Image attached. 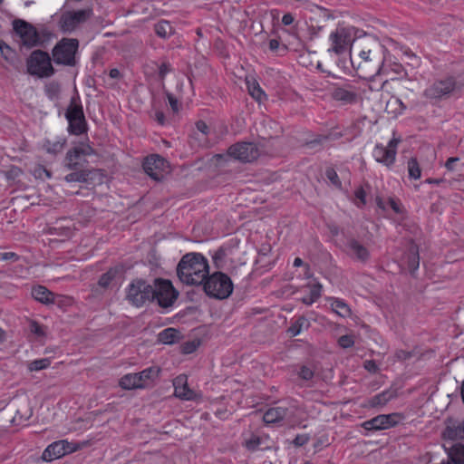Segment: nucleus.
<instances>
[{
	"mask_svg": "<svg viewBox=\"0 0 464 464\" xmlns=\"http://www.w3.org/2000/svg\"><path fill=\"white\" fill-rule=\"evenodd\" d=\"M259 151L252 142H237L227 150V156L243 162H251L257 159Z\"/></svg>",
	"mask_w": 464,
	"mask_h": 464,
	"instance_id": "4468645a",
	"label": "nucleus"
},
{
	"mask_svg": "<svg viewBox=\"0 0 464 464\" xmlns=\"http://www.w3.org/2000/svg\"><path fill=\"white\" fill-rule=\"evenodd\" d=\"M196 128L198 131H200L201 133L207 135L208 133V124L203 121H198L196 122Z\"/></svg>",
	"mask_w": 464,
	"mask_h": 464,
	"instance_id": "0e129e2a",
	"label": "nucleus"
},
{
	"mask_svg": "<svg viewBox=\"0 0 464 464\" xmlns=\"http://www.w3.org/2000/svg\"><path fill=\"white\" fill-rule=\"evenodd\" d=\"M356 28L352 25L338 24L335 30L332 31L328 37V53L337 56H349L352 58Z\"/></svg>",
	"mask_w": 464,
	"mask_h": 464,
	"instance_id": "f03ea898",
	"label": "nucleus"
},
{
	"mask_svg": "<svg viewBox=\"0 0 464 464\" xmlns=\"http://www.w3.org/2000/svg\"><path fill=\"white\" fill-rule=\"evenodd\" d=\"M376 204L379 208L385 210L387 206L390 207L396 214L403 212V208L399 199L389 198L387 202H384L381 198L376 199Z\"/></svg>",
	"mask_w": 464,
	"mask_h": 464,
	"instance_id": "c9c22d12",
	"label": "nucleus"
},
{
	"mask_svg": "<svg viewBox=\"0 0 464 464\" xmlns=\"http://www.w3.org/2000/svg\"><path fill=\"white\" fill-rule=\"evenodd\" d=\"M93 153V149L86 143H81L68 150L66 154V166L70 169L78 170L87 162L86 157Z\"/></svg>",
	"mask_w": 464,
	"mask_h": 464,
	"instance_id": "ddd939ff",
	"label": "nucleus"
},
{
	"mask_svg": "<svg viewBox=\"0 0 464 464\" xmlns=\"http://www.w3.org/2000/svg\"><path fill=\"white\" fill-rule=\"evenodd\" d=\"M354 197L357 199L355 205L358 208H362L366 204V192L362 187H359L355 189Z\"/></svg>",
	"mask_w": 464,
	"mask_h": 464,
	"instance_id": "de8ad7c7",
	"label": "nucleus"
},
{
	"mask_svg": "<svg viewBox=\"0 0 464 464\" xmlns=\"http://www.w3.org/2000/svg\"><path fill=\"white\" fill-rule=\"evenodd\" d=\"M79 42L73 38H63L54 46L53 58H75Z\"/></svg>",
	"mask_w": 464,
	"mask_h": 464,
	"instance_id": "f3484780",
	"label": "nucleus"
},
{
	"mask_svg": "<svg viewBox=\"0 0 464 464\" xmlns=\"http://www.w3.org/2000/svg\"><path fill=\"white\" fill-rule=\"evenodd\" d=\"M208 273V261L200 253L184 255L177 267L179 280L188 285H201Z\"/></svg>",
	"mask_w": 464,
	"mask_h": 464,
	"instance_id": "f257e3e1",
	"label": "nucleus"
},
{
	"mask_svg": "<svg viewBox=\"0 0 464 464\" xmlns=\"http://www.w3.org/2000/svg\"><path fill=\"white\" fill-rule=\"evenodd\" d=\"M262 439L257 435H252L245 441V447L250 451H256L261 449Z\"/></svg>",
	"mask_w": 464,
	"mask_h": 464,
	"instance_id": "37998d69",
	"label": "nucleus"
},
{
	"mask_svg": "<svg viewBox=\"0 0 464 464\" xmlns=\"http://www.w3.org/2000/svg\"><path fill=\"white\" fill-rule=\"evenodd\" d=\"M66 143L67 139L65 137H55L53 140H45L43 144V148L47 153L51 155H57L63 150Z\"/></svg>",
	"mask_w": 464,
	"mask_h": 464,
	"instance_id": "4be33fe9",
	"label": "nucleus"
},
{
	"mask_svg": "<svg viewBox=\"0 0 464 464\" xmlns=\"http://www.w3.org/2000/svg\"><path fill=\"white\" fill-rule=\"evenodd\" d=\"M407 265L411 272H414L419 268L420 266V256H419V249L418 246L413 245L410 247V251L408 254Z\"/></svg>",
	"mask_w": 464,
	"mask_h": 464,
	"instance_id": "4c0bfd02",
	"label": "nucleus"
},
{
	"mask_svg": "<svg viewBox=\"0 0 464 464\" xmlns=\"http://www.w3.org/2000/svg\"><path fill=\"white\" fill-rule=\"evenodd\" d=\"M44 92L51 101L58 100L60 97L61 86L57 82H50L45 85Z\"/></svg>",
	"mask_w": 464,
	"mask_h": 464,
	"instance_id": "ea45409f",
	"label": "nucleus"
},
{
	"mask_svg": "<svg viewBox=\"0 0 464 464\" xmlns=\"http://www.w3.org/2000/svg\"><path fill=\"white\" fill-rule=\"evenodd\" d=\"M167 98L173 112H178L179 110L178 99L171 93H167Z\"/></svg>",
	"mask_w": 464,
	"mask_h": 464,
	"instance_id": "680f3d73",
	"label": "nucleus"
},
{
	"mask_svg": "<svg viewBox=\"0 0 464 464\" xmlns=\"http://www.w3.org/2000/svg\"><path fill=\"white\" fill-rule=\"evenodd\" d=\"M331 308L334 313L343 318L349 317L351 315V309L349 305L342 299L336 297H329Z\"/></svg>",
	"mask_w": 464,
	"mask_h": 464,
	"instance_id": "a878e982",
	"label": "nucleus"
},
{
	"mask_svg": "<svg viewBox=\"0 0 464 464\" xmlns=\"http://www.w3.org/2000/svg\"><path fill=\"white\" fill-rule=\"evenodd\" d=\"M19 259V255L14 252H0V261L17 262Z\"/></svg>",
	"mask_w": 464,
	"mask_h": 464,
	"instance_id": "4d7b16f0",
	"label": "nucleus"
},
{
	"mask_svg": "<svg viewBox=\"0 0 464 464\" xmlns=\"http://www.w3.org/2000/svg\"><path fill=\"white\" fill-rule=\"evenodd\" d=\"M328 140V136L318 134L314 139L306 142L310 148H315L317 145H323Z\"/></svg>",
	"mask_w": 464,
	"mask_h": 464,
	"instance_id": "603ef678",
	"label": "nucleus"
},
{
	"mask_svg": "<svg viewBox=\"0 0 464 464\" xmlns=\"http://www.w3.org/2000/svg\"><path fill=\"white\" fill-rule=\"evenodd\" d=\"M460 89L454 77L434 82L424 91V96L430 101L449 98L456 90Z\"/></svg>",
	"mask_w": 464,
	"mask_h": 464,
	"instance_id": "423d86ee",
	"label": "nucleus"
},
{
	"mask_svg": "<svg viewBox=\"0 0 464 464\" xmlns=\"http://www.w3.org/2000/svg\"><path fill=\"white\" fill-rule=\"evenodd\" d=\"M33 175L35 179H51L52 174L51 171L48 170L43 165H37L33 169Z\"/></svg>",
	"mask_w": 464,
	"mask_h": 464,
	"instance_id": "a18cd8bd",
	"label": "nucleus"
},
{
	"mask_svg": "<svg viewBox=\"0 0 464 464\" xmlns=\"http://www.w3.org/2000/svg\"><path fill=\"white\" fill-rule=\"evenodd\" d=\"M179 332L174 328H167L161 331L158 335V340L164 344H172L178 342Z\"/></svg>",
	"mask_w": 464,
	"mask_h": 464,
	"instance_id": "473e14b6",
	"label": "nucleus"
},
{
	"mask_svg": "<svg viewBox=\"0 0 464 464\" xmlns=\"http://www.w3.org/2000/svg\"><path fill=\"white\" fill-rule=\"evenodd\" d=\"M119 384L124 390L141 388V382H140V379H138L137 373H128L123 375L120 379Z\"/></svg>",
	"mask_w": 464,
	"mask_h": 464,
	"instance_id": "c756f323",
	"label": "nucleus"
},
{
	"mask_svg": "<svg viewBox=\"0 0 464 464\" xmlns=\"http://www.w3.org/2000/svg\"><path fill=\"white\" fill-rule=\"evenodd\" d=\"M111 281V276L109 273L103 274L99 279V285L102 287H106Z\"/></svg>",
	"mask_w": 464,
	"mask_h": 464,
	"instance_id": "e2e57ef3",
	"label": "nucleus"
},
{
	"mask_svg": "<svg viewBox=\"0 0 464 464\" xmlns=\"http://www.w3.org/2000/svg\"><path fill=\"white\" fill-rule=\"evenodd\" d=\"M74 229V224L72 219L62 218L54 225L48 227V233L61 237L62 240H65L72 237Z\"/></svg>",
	"mask_w": 464,
	"mask_h": 464,
	"instance_id": "a211bd4d",
	"label": "nucleus"
},
{
	"mask_svg": "<svg viewBox=\"0 0 464 464\" xmlns=\"http://www.w3.org/2000/svg\"><path fill=\"white\" fill-rule=\"evenodd\" d=\"M362 427L369 431L382 430L383 428L381 414L372 418L371 420H365L362 422Z\"/></svg>",
	"mask_w": 464,
	"mask_h": 464,
	"instance_id": "a19ab883",
	"label": "nucleus"
},
{
	"mask_svg": "<svg viewBox=\"0 0 464 464\" xmlns=\"http://www.w3.org/2000/svg\"><path fill=\"white\" fill-rule=\"evenodd\" d=\"M246 85L248 91L249 95L255 99L256 102H261L264 100H266V94L260 87L259 82L253 75L246 76Z\"/></svg>",
	"mask_w": 464,
	"mask_h": 464,
	"instance_id": "aec40b11",
	"label": "nucleus"
},
{
	"mask_svg": "<svg viewBox=\"0 0 464 464\" xmlns=\"http://www.w3.org/2000/svg\"><path fill=\"white\" fill-rule=\"evenodd\" d=\"M155 34L163 39L169 38L174 34V28L169 21L160 20L154 26Z\"/></svg>",
	"mask_w": 464,
	"mask_h": 464,
	"instance_id": "72a5a7b5",
	"label": "nucleus"
},
{
	"mask_svg": "<svg viewBox=\"0 0 464 464\" xmlns=\"http://www.w3.org/2000/svg\"><path fill=\"white\" fill-rule=\"evenodd\" d=\"M293 266L295 267L304 268V277L309 278L312 276L310 266L304 263L300 257H295Z\"/></svg>",
	"mask_w": 464,
	"mask_h": 464,
	"instance_id": "09e8293b",
	"label": "nucleus"
},
{
	"mask_svg": "<svg viewBox=\"0 0 464 464\" xmlns=\"http://www.w3.org/2000/svg\"><path fill=\"white\" fill-rule=\"evenodd\" d=\"M348 247H349L351 256L355 257L357 260H359L361 262H366L369 259V257H370L369 250L356 239L349 240Z\"/></svg>",
	"mask_w": 464,
	"mask_h": 464,
	"instance_id": "5701e85b",
	"label": "nucleus"
},
{
	"mask_svg": "<svg viewBox=\"0 0 464 464\" xmlns=\"http://www.w3.org/2000/svg\"><path fill=\"white\" fill-rule=\"evenodd\" d=\"M269 49L272 51V52H278L280 54H282L280 52L281 51H285L286 50V46L282 44L281 42L278 40V39H271L269 41Z\"/></svg>",
	"mask_w": 464,
	"mask_h": 464,
	"instance_id": "5fc2aeb1",
	"label": "nucleus"
},
{
	"mask_svg": "<svg viewBox=\"0 0 464 464\" xmlns=\"http://www.w3.org/2000/svg\"><path fill=\"white\" fill-rule=\"evenodd\" d=\"M325 176L334 187H336L337 188H342V181L340 180L339 176L337 172L334 170V169H327L325 171Z\"/></svg>",
	"mask_w": 464,
	"mask_h": 464,
	"instance_id": "49530a36",
	"label": "nucleus"
},
{
	"mask_svg": "<svg viewBox=\"0 0 464 464\" xmlns=\"http://www.w3.org/2000/svg\"><path fill=\"white\" fill-rule=\"evenodd\" d=\"M142 168L145 173L155 180H161L169 172V162L160 155L152 154L145 158Z\"/></svg>",
	"mask_w": 464,
	"mask_h": 464,
	"instance_id": "f8f14e48",
	"label": "nucleus"
},
{
	"mask_svg": "<svg viewBox=\"0 0 464 464\" xmlns=\"http://www.w3.org/2000/svg\"><path fill=\"white\" fill-rule=\"evenodd\" d=\"M178 297L172 283L168 279H156L153 287V300H156L160 306L169 307L173 304Z\"/></svg>",
	"mask_w": 464,
	"mask_h": 464,
	"instance_id": "1a4fd4ad",
	"label": "nucleus"
},
{
	"mask_svg": "<svg viewBox=\"0 0 464 464\" xmlns=\"http://www.w3.org/2000/svg\"><path fill=\"white\" fill-rule=\"evenodd\" d=\"M76 450L77 447L74 444L64 440H57L47 446L43 452L42 459L50 462Z\"/></svg>",
	"mask_w": 464,
	"mask_h": 464,
	"instance_id": "2eb2a0df",
	"label": "nucleus"
},
{
	"mask_svg": "<svg viewBox=\"0 0 464 464\" xmlns=\"http://www.w3.org/2000/svg\"><path fill=\"white\" fill-rule=\"evenodd\" d=\"M333 98L343 103H353L356 101V93L344 88H336L333 92Z\"/></svg>",
	"mask_w": 464,
	"mask_h": 464,
	"instance_id": "2f4dec72",
	"label": "nucleus"
},
{
	"mask_svg": "<svg viewBox=\"0 0 464 464\" xmlns=\"http://www.w3.org/2000/svg\"><path fill=\"white\" fill-rule=\"evenodd\" d=\"M154 120L160 124L164 125L166 121L165 114L161 111H155L154 112Z\"/></svg>",
	"mask_w": 464,
	"mask_h": 464,
	"instance_id": "69168bd1",
	"label": "nucleus"
},
{
	"mask_svg": "<svg viewBox=\"0 0 464 464\" xmlns=\"http://www.w3.org/2000/svg\"><path fill=\"white\" fill-rule=\"evenodd\" d=\"M174 394L183 401H198L201 394L190 389L186 375L180 374L173 380Z\"/></svg>",
	"mask_w": 464,
	"mask_h": 464,
	"instance_id": "dca6fc26",
	"label": "nucleus"
},
{
	"mask_svg": "<svg viewBox=\"0 0 464 464\" xmlns=\"http://www.w3.org/2000/svg\"><path fill=\"white\" fill-rule=\"evenodd\" d=\"M50 358L36 359L28 363V370L30 372H37L47 369L51 365Z\"/></svg>",
	"mask_w": 464,
	"mask_h": 464,
	"instance_id": "79ce46f5",
	"label": "nucleus"
},
{
	"mask_svg": "<svg viewBox=\"0 0 464 464\" xmlns=\"http://www.w3.org/2000/svg\"><path fill=\"white\" fill-rule=\"evenodd\" d=\"M159 72L158 76L160 81H164L167 74L170 73L172 72V68L169 63H162L160 65H158Z\"/></svg>",
	"mask_w": 464,
	"mask_h": 464,
	"instance_id": "8fccbe9b",
	"label": "nucleus"
},
{
	"mask_svg": "<svg viewBox=\"0 0 464 464\" xmlns=\"http://www.w3.org/2000/svg\"><path fill=\"white\" fill-rule=\"evenodd\" d=\"M394 397L393 392H391L389 390L383 391L373 397H372L369 400V406L375 408V407H382L384 406L387 402H389L392 398Z\"/></svg>",
	"mask_w": 464,
	"mask_h": 464,
	"instance_id": "c85d7f7f",
	"label": "nucleus"
},
{
	"mask_svg": "<svg viewBox=\"0 0 464 464\" xmlns=\"http://www.w3.org/2000/svg\"><path fill=\"white\" fill-rule=\"evenodd\" d=\"M383 430L393 428L404 420L405 416L401 412H392L390 414H381Z\"/></svg>",
	"mask_w": 464,
	"mask_h": 464,
	"instance_id": "cd10ccee",
	"label": "nucleus"
},
{
	"mask_svg": "<svg viewBox=\"0 0 464 464\" xmlns=\"http://www.w3.org/2000/svg\"><path fill=\"white\" fill-rule=\"evenodd\" d=\"M31 294L34 300L42 304H51L55 303V295L44 285L33 286Z\"/></svg>",
	"mask_w": 464,
	"mask_h": 464,
	"instance_id": "412c9836",
	"label": "nucleus"
},
{
	"mask_svg": "<svg viewBox=\"0 0 464 464\" xmlns=\"http://www.w3.org/2000/svg\"><path fill=\"white\" fill-rule=\"evenodd\" d=\"M459 161V159L457 158V157H450L447 160L446 163H445V168L449 170V171H455V170H459V169H457L456 165L457 163Z\"/></svg>",
	"mask_w": 464,
	"mask_h": 464,
	"instance_id": "13d9d810",
	"label": "nucleus"
},
{
	"mask_svg": "<svg viewBox=\"0 0 464 464\" xmlns=\"http://www.w3.org/2000/svg\"><path fill=\"white\" fill-rule=\"evenodd\" d=\"M89 15L90 12L88 10H77L74 12L65 14L62 17V28L64 31H72L78 24L86 21Z\"/></svg>",
	"mask_w": 464,
	"mask_h": 464,
	"instance_id": "6ab92c4d",
	"label": "nucleus"
},
{
	"mask_svg": "<svg viewBox=\"0 0 464 464\" xmlns=\"http://www.w3.org/2000/svg\"><path fill=\"white\" fill-rule=\"evenodd\" d=\"M141 388H145L150 382H152L159 374V370L156 367H149L140 372H136Z\"/></svg>",
	"mask_w": 464,
	"mask_h": 464,
	"instance_id": "f704fd0d",
	"label": "nucleus"
},
{
	"mask_svg": "<svg viewBox=\"0 0 464 464\" xmlns=\"http://www.w3.org/2000/svg\"><path fill=\"white\" fill-rule=\"evenodd\" d=\"M65 117L68 121L69 133L80 136L87 131V122L85 120L83 108L79 97H72L66 110Z\"/></svg>",
	"mask_w": 464,
	"mask_h": 464,
	"instance_id": "20e7f679",
	"label": "nucleus"
},
{
	"mask_svg": "<svg viewBox=\"0 0 464 464\" xmlns=\"http://www.w3.org/2000/svg\"><path fill=\"white\" fill-rule=\"evenodd\" d=\"M401 142V139L392 137L387 145L376 143L372 149V156L374 160L388 169H392L396 162L397 150Z\"/></svg>",
	"mask_w": 464,
	"mask_h": 464,
	"instance_id": "39448f33",
	"label": "nucleus"
},
{
	"mask_svg": "<svg viewBox=\"0 0 464 464\" xmlns=\"http://www.w3.org/2000/svg\"><path fill=\"white\" fill-rule=\"evenodd\" d=\"M443 435L446 439L451 440L464 439V423L457 426H447Z\"/></svg>",
	"mask_w": 464,
	"mask_h": 464,
	"instance_id": "e433bc0d",
	"label": "nucleus"
},
{
	"mask_svg": "<svg viewBox=\"0 0 464 464\" xmlns=\"http://www.w3.org/2000/svg\"><path fill=\"white\" fill-rule=\"evenodd\" d=\"M353 50H358L360 58H370L371 55L382 54L386 58L385 48L378 38L371 34H365L362 37L354 40Z\"/></svg>",
	"mask_w": 464,
	"mask_h": 464,
	"instance_id": "0eeeda50",
	"label": "nucleus"
},
{
	"mask_svg": "<svg viewBox=\"0 0 464 464\" xmlns=\"http://www.w3.org/2000/svg\"><path fill=\"white\" fill-rule=\"evenodd\" d=\"M205 294L210 298L224 300L228 298L234 290V284L231 278L225 273L216 271L208 273L202 283Z\"/></svg>",
	"mask_w": 464,
	"mask_h": 464,
	"instance_id": "7ed1b4c3",
	"label": "nucleus"
},
{
	"mask_svg": "<svg viewBox=\"0 0 464 464\" xmlns=\"http://www.w3.org/2000/svg\"><path fill=\"white\" fill-rule=\"evenodd\" d=\"M308 442V437L304 435H297L294 440V444L297 447L304 446Z\"/></svg>",
	"mask_w": 464,
	"mask_h": 464,
	"instance_id": "338daca9",
	"label": "nucleus"
},
{
	"mask_svg": "<svg viewBox=\"0 0 464 464\" xmlns=\"http://www.w3.org/2000/svg\"><path fill=\"white\" fill-rule=\"evenodd\" d=\"M298 376L303 380L309 381L314 377V371L309 367L303 365L298 372Z\"/></svg>",
	"mask_w": 464,
	"mask_h": 464,
	"instance_id": "864d4df0",
	"label": "nucleus"
},
{
	"mask_svg": "<svg viewBox=\"0 0 464 464\" xmlns=\"http://www.w3.org/2000/svg\"><path fill=\"white\" fill-rule=\"evenodd\" d=\"M87 178L88 173L84 170H80L67 174L65 180L68 182H85Z\"/></svg>",
	"mask_w": 464,
	"mask_h": 464,
	"instance_id": "c03bdc74",
	"label": "nucleus"
},
{
	"mask_svg": "<svg viewBox=\"0 0 464 464\" xmlns=\"http://www.w3.org/2000/svg\"><path fill=\"white\" fill-rule=\"evenodd\" d=\"M52 61L67 66H74L77 62V60H27V72L40 78L51 76L54 72Z\"/></svg>",
	"mask_w": 464,
	"mask_h": 464,
	"instance_id": "9d476101",
	"label": "nucleus"
},
{
	"mask_svg": "<svg viewBox=\"0 0 464 464\" xmlns=\"http://www.w3.org/2000/svg\"><path fill=\"white\" fill-rule=\"evenodd\" d=\"M364 367L370 372H376L378 371V366L374 361H366Z\"/></svg>",
	"mask_w": 464,
	"mask_h": 464,
	"instance_id": "774afa93",
	"label": "nucleus"
},
{
	"mask_svg": "<svg viewBox=\"0 0 464 464\" xmlns=\"http://www.w3.org/2000/svg\"><path fill=\"white\" fill-rule=\"evenodd\" d=\"M287 410L283 407H273L268 409L263 415V420L266 424H276L284 420Z\"/></svg>",
	"mask_w": 464,
	"mask_h": 464,
	"instance_id": "b1692460",
	"label": "nucleus"
},
{
	"mask_svg": "<svg viewBox=\"0 0 464 464\" xmlns=\"http://www.w3.org/2000/svg\"><path fill=\"white\" fill-rule=\"evenodd\" d=\"M323 286L320 283H315L308 286L307 293L304 294L301 297L302 303L305 304H312L315 303L322 295Z\"/></svg>",
	"mask_w": 464,
	"mask_h": 464,
	"instance_id": "bb28decb",
	"label": "nucleus"
},
{
	"mask_svg": "<svg viewBox=\"0 0 464 464\" xmlns=\"http://www.w3.org/2000/svg\"><path fill=\"white\" fill-rule=\"evenodd\" d=\"M338 344L342 348H350L354 344L353 337L349 334L342 335L338 339Z\"/></svg>",
	"mask_w": 464,
	"mask_h": 464,
	"instance_id": "3c124183",
	"label": "nucleus"
},
{
	"mask_svg": "<svg viewBox=\"0 0 464 464\" xmlns=\"http://www.w3.org/2000/svg\"><path fill=\"white\" fill-rule=\"evenodd\" d=\"M127 299L137 307L142 306L153 301V286L143 280H135L129 285Z\"/></svg>",
	"mask_w": 464,
	"mask_h": 464,
	"instance_id": "6e6552de",
	"label": "nucleus"
},
{
	"mask_svg": "<svg viewBox=\"0 0 464 464\" xmlns=\"http://www.w3.org/2000/svg\"><path fill=\"white\" fill-rule=\"evenodd\" d=\"M13 28L20 37L21 43L27 48L37 46L40 44V36L36 28L30 23L16 19L13 22Z\"/></svg>",
	"mask_w": 464,
	"mask_h": 464,
	"instance_id": "9b49d317",
	"label": "nucleus"
},
{
	"mask_svg": "<svg viewBox=\"0 0 464 464\" xmlns=\"http://www.w3.org/2000/svg\"><path fill=\"white\" fill-rule=\"evenodd\" d=\"M334 61H335V62H338V63H343V64H345L347 62H349V63L353 65V67L357 66V67H358V70H360V69H361V66H362V63L366 65L367 63H370V62H372V60H368V59H365V60H357V61H358V63H355V60H334Z\"/></svg>",
	"mask_w": 464,
	"mask_h": 464,
	"instance_id": "052dcab7",
	"label": "nucleus"
},
{
	"mask_svg": "<svg viewBox=\"0 0 464 464\" xmlns=\"http://www.w3.org/2000/svg\"><path fill=\"white\" fill-rule=\"evenodd\" d=\"M448 456L453 464H464V445L455 443L450 449Z\"/></svg>",
	"mask_w": 464,
	"mask_h": 464,
	"instance_id": "7c9ffc66",
	"label": "nucleus"
},
{
	"mask_svg": "<svg viewBox=\"0 0 464 464\" xmlns=\"http://www.w3.org/2000/svg\"><path fill=\"white\" fill-rule=\"evenodd\" d=\"M309 327V320L304 315L298 316L292 320L291 324L287 329V334L291 337H295L300 334L303 331L307 330Z\"/></svg>",
	"mask_w": 464,
	"mask_h": 464,
	"instance_id": "393cba45",
	"label": "nucleus"
},
{
	"mask_svg": "<svg viewBox=\"0 0 464 464\" xmlns=\"http://www.w3.org/2000/svg\"><path fill=\"white\" fill-rule=\"evenodd\" d=\"M198 346V343L196 342H186L181 345V352L184 354H189L194 353Z\"/></svg>",
	"mask_w": 464,
	"mask_h": 464,
	"instance_id": "6e6d98bb",
	"label": "nucleus"
},
{
	"mask_svg": "<svg viewBox=\"0 0 464 464\" xmlns=\"http://www.w3.org/2000/svg\"><path fill=\"white\" fill-rule=\"evenodd\" d=\"M409 177L411 179H419L421 177V169L415 158H411L407 163Z\"/></svg>",
	"mask_w": 464,
	"mask_h": 464,
	"instance_id": "58836bf2",
	"label": "nucleus"
},
{
	"mask_svg": "<svg viewBox=\"0 0 464 464\" xmlns=\"http://www.w3.org/2000/svg\"><path fill=\"white\" fill-rule=\"evenodd\" d=\"M30 331L38 336H44V330L43 326L38 324L37 322H32L30 324Z\"/></svg>",
	"mask_w": 464,
	"mask_h": 464,
	"instance_id": "bf43d9fd",
	"label": "nucleus"
}]
</instances>
